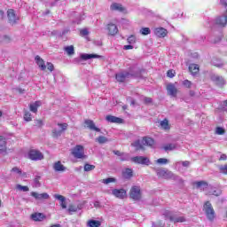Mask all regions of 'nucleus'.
<instances>
[{
    "label": "nucleus",
    "instance_id": "nucleus-1",
    "mask_svg": "<svg viewBox=\"0 0 227 227\" xmlns=\"http://www.w3.org/2000/svg\"><path fill=\"white\" fill-rule=\"evenodd\" d=\"M226 7V13L223 16L216 17L214 20L207 22L208 27H214V26H218L219 27H226L227 24V0L222 2Z\"/></svg>",
    "mask_w": 227,
    "mask_h": 227
},
{
    "label": "nucleus",
    "instance_id": "nucleus-2",
    "mask_svg": "<svg viewBox=\"0 0 227 227\" xmlns=\"http://www.w3.org/2000/svg\"><path fill=\"white\" fill-rule=\"evenodd\" d=\"M203 211L206 214V217L211 223L215 219V210H214V207H212V203L210 201H206L203 206Z\"/></svg>",
    "mask_w": 227,
    "mask_h": 227
},
{
    "label": "nucleus",
    "instance_id": "nucleus-3",
    "mask_svg": "<svg viewBox=\"0 0 227 227\" xmlns=\"http://www.w3.org/2000/svg\"><path fill=\"white\" fill-rule=\"evenodd\" d=\"M156 173L157 176L160 178H164L165 180H176V176L168 169H158Z\"/></svg>",
    "mask_w": 227,
    "mask_h": 227
},
{
    "label": "nucleus",
    "instance_id": "nucleus-4",
    "mask_svg": "<svg viewBox=\"0 0 227 227\" xmlns=\"http://www.w3.org/2000/svg\"><path fill=\"white\" fill-rule=\"evenodd\" d=\"M71 153L74 159H86L84 154V146L78 145L71 150Z\"/></svg>",
    "mask_w": 227,
    "mask_h": 227
},
{
    "label": "nucleus",
    "instance_id": "nucleus-5",
    "mask_svg": "<svg viewBox=\"0 0 227 227\" xmlns=\"http://www.w3.org/2000/svg\"><path fill=\"white\" fill-rule=\"evenodd\" d=\"M165 219H168L172 223H185V217L184 216H176L173 215L170 211H165L163 213Z\"/></svg>",
    "mask_w": 227,
    "mask_h": 227
},
{
    "label": "nucleus",
    "instance_id": "nucleus-6",
    "mask_svg": "<svg viewBox=\"0 0 227 227\" xmlns=\"http://www.w3.org/2000/svg\"><path fill=\"white\" fill-rule=\"evenodd\" d=\"M129 196L134 201H139L141 200V187L132 186L130 189Z\"/></svg>",
    "mask_w": 227,
    "mask_h": 227
},
{
    "label": "nucleus",
    "instance_id": "nucleus-7",
    "mask_svg": "<svg viewBox=\"0 0 227 227\" xmlns=\"http://www.w3.org/2000/svg\"><path fill=\"white\" fill-rule=\"evenodd\" d=\"M30 160H43V153L38 150L32 149L28 152Z\"/></svg>",
    "mask_w": 227,
    "mask_h": 227
},
{
    "label": "nucleus",
    "instance_id": "nucleus-8",
    "mask_svg": "<svg viewBox=\"0 0 227 227\" xmlns=\"http://www.w3.org/2000/svg\"><path fill=\"white\" fill-rule=\"evenodd\" d=\"M7 19L11 26H15V24L20 20L19 16L15 14V11L13 9H9L7 11Z\"/></svg>",
    "mask_w": 227,
    "mask_h": 227
},
{
    "label": "nucleus",
    "instance_id": "nucleus-9",
    "mask_svg": "<svg viewBox=\"0 0 227 227\" xmlns=\"http://www.w3.org/2000/svg\"><path fill=\"white\" fill-rule=\"evenodd\" d=\"M58 127L60 129H54L52 130L53 137H59L68 129V124L67 123H58Z\"/></svg>",
    "mask_w": 227,
    "mask_h": 227
},
{
    "label": "nucleus",
    "instance_id": "nucleus-10",
    "mask_svg": "<svg viewBox=\"0 0 227 227\" xmlns=\"http://www.w3.org/2000/svg\"><path fill=\"white\" fill-rule=\"evenodd\" d=\"M86 202H82L77 205L70 204L67 208V212H69V215H72L73 213L79 212V210H82L84 208V205Z\"/></svg>",
    "mask_w": 227,
    "mask_h": 227
},
{
    "label": "nucleus",
    "instance_id": "nucleus-11",
    "mask_svg": "<svg viewBox=\"0 0 227 227\" xmlns=\"http://www.w3.org/2000/svg\"><path fill=\"white\" fill-rule=\"evenodd\" d=\"M112 194L119 200H125L127 198V191L125 189H114L112 190Z\"/></svg>",
    "mask_w": 227,
    "mask_h": 227
},
{
    "label": "nucleus",
    "instance_id": "nucleus-12",
    "mask_svg": "<svg viewBox=\"0 0 227 227\" xmlns=\"http://www.w3.org/2000/svg\"><path fill=\"white\" fill-rule=\"evenodd\" d=\"M194 189L199 191H205L208 189V183L207 181H195L192 183Z\"/></svg>",
    "mask_w": 227,
    "mask_h": 227
},
{
    "label": "nucleus",
    "instance_id": "nucleus-13",
    "mask_svg": "<svg viewBox=\"0 0 227 227\" xmlns=\"http://www.w3.org/2000/svg\"><path fill=\"white\" fill-rule=\"evenodd\" d=\"M131 162H135V164H145L148 166L150 160L145 156H135L131 158Z\"/></svg>",
    "mask_w": 227,
    "mask_h": 227
},
{
    "label": "nucleus",
    "instance_id": "nucleus-14",
    "mask_svg": "<svg viewBox=\"0 0 227 227\" xmlns=\"http://www.w3.org/2000/svg\"><path fill=\"white\" fill-rule=\"evenodd\" d=\"M167 91H168V95H169L170 97H176L178 93V90L176 89V86H175V84L173 83H168L167 85Z\"/></svg>",
    "mask_w": 227,
    "mask_h": 227
},
{
    "label": "nucleus",
    "instance_id": "nucleus-15",
    "mask_svg": "<svg viewBox=\"0 0 227 227\" xmlns=\"http://www.w3.org/2000/svg\"><path fill=\"white\" fill-rule=\"evenodd\" d=\"M132 76V74L129 72H123V73H119L115 75L116 81L119 82H125V79H129V77Z\"/></svg>",
    "mask_w": 227,
    "mask_h": 227
},
{
    "label": "nucleus",
    "instance_id": "nucleus-16",
    "mask_svg": "<svg viewBox=\"0 0 227 227\" xmlns=\"http://www.w3.org/2000/svg\"><path fill=\"white\" fill-rule=\"evenodd\" d=\"M31 196L35 198V200H49L50 196L49 193L44 192V193H38L36 192H32Z\"/></svg>",
    "mask_w": 227,
    "mask_h": 227
},
{
    "label": "nucleus",
    "instance_id": "nucleus-17",
    "mask_svg": "<svg viewBox=\"0 0 227 227\" xmlns=\"http://www.w3.org/2000/svg\"><path fill=\"white\" fill-rule=\"evenodd\" d=\"M212 81L215 82L218 86H224L226 84V82L224 81V78L223 76H219L217 74H213L211 76Z\"/></svg>",
    "mask_w": 227,
    "mask_h": 227
},
{
    "label": "nucleus",
    "instance_id": "nucleus-18",
    "mask_svg": "<svg viewBox=\"0 0 227 227\" xmlns=\"http://www.w3.org/2000/svg\"><path fill=\"white\" fill-rule=\"evenodd\" d=\"M154 35L158 36V38H164L168 35V30L164 27H158L154 29Z\"/></svg>",
    "mask_w": 227,
    "mask_h": 227
},
{
    "label": "nucleus",
    "instance_id": "nucleus-19",
    "mask_svg": "<svg viewBox=\"0 0 227 227\" xmlns=\"http://www.w3.org/2000/svg\"><path fill=\"white\" fill-rule=\"evenodd\" d=\"M106 121L109 123H123V119L116 117L114 115H107L106 117Z\"/></svg>",
    "mask_w": 227,
    "mask_h": 227
},
{
    "label": "nucleus",
    "instance_id": "nucleus-20",
    "mask_svg": "<svg viewBox=\"0 0 227 227\" xmlns=\"http://www.w3.org/2000/svg\"><path fill=\"white\" fill-rule=\"evenodd\" d=\"M107 31L111 36H114V35H118V27L113 23H109L107 25Z\"/></svg>",
    "mask_w": 227,
    "mask_h": 227
},
{
    "label": "nucleus",
    "instance_id": "nucleus-21",
    "mask_svg": "<svg viewBox=\"0 0 227 227\" xmlns=\"http://www.w3.org/2000/svg\"><path fill=\"white\" fill-rule=\"evenodd\" d=\"M84 123L85 125H87V129H90V130H95V132H100V129L95 126V122L93 121L85 120Z\"/></svg>",
    "mask_w": 227,
    "mask_h": 227
},
{
    "label": "nucleus",
    "instance_id": "nucleus-22",
    "mask_svg": "<svg viewBox=\"0 0 227 227\" xmlns=\"http://www.w3.org/2000/svg\"><path fill=\"white\" fill-rule=\"evenodd\" d=\"M110 10L112 12H125V8H123V5H121V4H118V3H113L110 5Z\"/></svg>",
    "mask_w": 227,
    "mask_h": 227
},
{
    "label": "nucleus",
    "instance_id": "nucleus-23",
    "mask_svg": "<svg viewBox=\"0 0 227 227\" xmlns=\"http://www.w3.org/2000/svg\"><path fill=\"white\" fill-rule=\"evenodd\" d=\"M40 106H42V101H35L34 103H31L29 105V110L31 111V113H38V108L40 107Z\"/></svg>",
    "mask_w": 227,
    "mask_h": 227
},
{
    "label": "nucleus",
    "instance_id": "nucleus-24",
    "mask_svg": "<svg viewBox=\"0 0 227 227\" xmlns=\"http://www.w3.org/2000/svg\"><path fill=\"white\" fill-rule=\"evenodd\" d=\"M35 62L36 65H38L40 70L43 71L47 69V66H45V61H43L42 58H40V56H35Z\"/></svg>",
    "mask_w": 227,
    "mask_h": 227
},
{
    "label": "nucleus",
    "instance_id": "nucleus-25",
    "mask_svg": "<svg viewBox=\"0 0 227 227\" xmlns=\"http://www.w3.org/2000/svg\"><path fill=\"white\" fill-rule=\"evenodd\" d=\"M31 219L32 221L41 222L45 219V215H43V213H34L31 215Z\"/></svg>",
    "mask_w": 227,
    "mask_h": 227
},
{
    "label": "nucleus",
    "instance_id": "nucleus-26",
    "mask_svg": "<svg viewBox=\"0 0 227 227\" xmlns=\"http://www.w3.org/2000/svg\"><path fill=\"white\" fill-rule=\"evenodd\" d=\"M80 58H81V59H83L84 61H88V59L100 58V55L82 53V54H81Z\"/></svg>",
    "mask_w": 227,
    "mask_h": 227
},
{
    "label": "nucleus",
    "instance_id": "nucleus-27",
    "mask_svg": "<svg viewBox=\"0 0 227 227\" xmlns=\"http://www.w3.org/2000/svg\"><path fill=\"white\" fill-rule=\"evenodd\" d=\"M54 198L55 200L60 201V206L62 207V208H67V199L63 195L55 194Z\"/></svg>",
    "mask_w": 227,
    "mask_h": 227
},
{
    "label": "nucleus",
    "instance_id": "nucleus-28",
    "mask_svg": "<svg viewBox=\"0 0 227 227\" xmlns=\"http://www.w3.org/2000/svg\"><path fill=\"white\" fill-rule=\"evenodd\" d=\"M134 176V172L132 171V168H125L122 170V176L123 178H126V180H130V177Z\"/></svg>",
    "mask_w": 227,
    "mask_h": 227
},
{
    "label": "nucleus",
    "instance_id": "nucleus-29",
    "mask_svg": "<svg viewBox=\"0 0 227 227\" xmlns=\"http://www.w3.org/2000/svg\"><path fill=\"white\" fill-rule=\"evenodd\" d=\"M53 169L54 171L59 172V171H67V168L61 164V161H57L53 164Z\"/></svg>",
    "mask_w": 227,
    "mask_h": 227
},
{
    "label": "nucleus",
    "instance_id": "nucleus-30",
    "mask_svg": "<svg viewBox=\"0 0 227 227\" xmlns=\"http://www.w3.org/2000/svg\"><path fill=\"white\" fill-rule=\"evenodd\" d=\"M6 152V138L0 136V153H4Z\"/></svg>",
    "mask_w": 227,
    "mask_h": 227
},
{
    "label": "nucleus",
    "instance_id": "nucleus-31",
    "mask_svg": "<svg viewBox=\"0 0 227 227\" xmlns=\"http://www.w3.org/2000/svg\"><path fill=\"white\" fill-rule=\"evenodd\" d=\"M142 143L146 146H153V145H155V140L152 137H145L143 138Z\"/></svg>",
    "mask_w": 227,
    "mask_h": 227
},
{
    "label": "nucleus",
    "instance_id": "nucleus-32",
    "mask_svg": "<svg viewBox=\"0 0 227 227\" xmlns=\"http://www.w3.org/2000/svg\"><path fill=\"white\" fill-rule=\"evenodd\" d=\"M160 125L163 130H169V129H171V126H169V121H168V119L161 121Z\"/></svg>",
    "mask_w": 227,
    "mask_h": 227
},
{
    "label": "nucleus",
    "instance_id": "nucleus-33",
    "mask_svg": "<svg viewBox=\"0 0 227 227\" xmlns=\"http://www.w3.org/2000/svg\"><path fill=\"white\" fill-rule=\"evenodd\" d=\"M12 172L19 175V176H24L25 178L27 176V174H26V172H22V170L17 167L13 168L12 169Z\"/></svg>",
    "mask_w": 227,
    "mask_h": 227
},
{
    "label": "nucleus",
    "instance_id": "nucleus-34",
    "mask_svg": "<svg viewBox=\"0 0 227 227\" xmlns=\"http://www.w3.org/2000/svg\"><path fill=\"white\" fill-rule=\"evenodd\" d=\"M189 70L192 74H198L200 72V66L198 64H191L189 66Z\"/></svg>",
    "mask_w": 227,
    "mask_h": 227
},
{
    "label": "nucleus",
    "instance_id": "nucleus-35",
    "mask_svg": "<svg viewBox=\"0 0 227 227\" xmlns=\"http://www.w3.org/2000/svg\"><path fill=\"white\" fill-rule=\"evenodd\" d=\"M209 196H221L223 191L221 189L211 188V191L208 192Z\"/></svg>",
    "mask_w": 227,
    "mask_h": 227
},
{
    "label": "nucleus",
    "instance_id": "nucleus-36",
    "mask_svg": "<svg viewBox=\"0 0 227 227\" xmlns=\"http://www.w3.org/2000/svg\"><path fill=\"white\" fill-rule=\"evenodd\" d=\"M65 52H67V56H74L75 54V51L74 50V45L66 46L64 48Z\"/></svg>",
    "mask_w": 227,
    "mask_h": 227
},
{
    "label": "nucleus",
    "instance_id": "nucleus-37",
    "mask_svg": "<svg viewBox=\"0 0 227 227\" xmlns=\"http://www.w3.org/2000/svg\"><path fill=\"white\" fill-rule=\"evenodd\" d=\"M165 152H172V150H176V144H167L163 146Z\"/></svg>",
    "mask_w": 227,
    "mask_h": 227
},
{
    "label": "nucleus",
    "instance_id": "nucleus-38",
    "mask_svg": "<svg viewBox=\"0 0 227 227\" xmlns=\"http://www.w3.org/2000/svg\"><path fill=\"white\" fill-rule=\"evenodd\" d=\"M215 134L216 136H224L226 134V129L223 127H216L215 129Z\"/></svg>",
    "mask_w": 227,
    "mask_h": 227
},
{
    "label": "nucleus",
    "instance_id": "nucleus-39",
    "mask_svg": "<svg viewBox=\"0 0 227 227\" xmlns=\"http://www.w3.org/2000/svg\"><path fill=\"white\" fill-rule=\"evenodd\" d=\"M131 146L136 148V150H143V145L140 140H137L131 144Z\"/></svg>",
    "mask_w": 227,
    "mask_h": 227
},
{
    "label": "nucleus",
    "instance_id": "nucleus-40",
    "mask_svg": "<svg viewBox=\"0 0 227 227\" xmlns=\"http://www.w3.org/2000/svg\"><path fill=\"white\" fill-rule=\"evenodd\" d=\"M96 141L99 145H104V144L107 143V141H109V140L107 139V137H106L104 136H100L98 138H96Z\"/></svg>",
    "mask_w": 227,
    "mask_h": 227
},
{
    "label": "nucleus",
    "instance_id": "nucleus-41",
    "mask_svg": "<svg viewBox=\"0 0 227 227\" xmlns=\"http://www.w3.org/2000/svg\"><path fill=\"white\" fill-rule=\"evenodd\" d=\"M88 226H90V227H99L100 226V222L96 221V220H90L88 222Z\"/></svg>",
    "mask_w": 227,
    "mask_h": 227
},
{
    "label": "nucleus",
    "instance_id": "nucleus-42",
    "mask_svg": "<svg viewBox=\"0 0 227 227\" xmlns=\"http://www.w3.org/2000/svg\"><path fill=\"white\" fill-rule=\"evenodd\" d=\"M132 158H130V155L129 153H122L121 155L120 160L122 161H129L131 160Z\"/></svg>",
    "mask_w": 227,
    "mask_h": 227
},
{
    "label": "nucleus",
    "instance_id": "nucleus-43",
    "mask_svg": "<svg viewBox=\"0 0 227 227\" xmlns=\"http://www.w3.org/2000/svg\"><path fill=\"white\" fill-rule=\"evenodd\" d=\"M221 40H223V35H218L215 39L212 36L209 37V42H211V43H219V42H221Z\"/></svg>",
    "mask_w": 227,
    "mask_h": 227
},
{
    "label": "nucleus",
    "instance_id": "nucleus-44",
    "mask_svg": "<svg viewBox=\"0 0 227 227\" xmlns=\"http://www.w3.org/2000/svg\"><path fill=\"white\" fill-rule=\"evenodd\" d=\"M156 163L157 164H161V165H164V164H168L169 163V160L166 159V158H160L156 160Z\"/></svg>",
    "mask_w": 227,
    "mask_h": 227
},
{
    "label": "nucleus",
    "instance_id": "nucleus-45",
    "mask_svg": "<svg viewBox=\"0 0 227 227\" xmlns=\"http://www.w3.org/2000/svg\"><path fill=\"white\" fill-rule=\"evenodd\" d=\"M16 189H18V191H22L23 192H27L29 191V187L23 186V185H20V184H17Z\"/></svg>",
    "mask_w": 227,
    "mask_h": 227
},
{
    "label": "nucleus",
    "instance_id": "nucleus-46",
    "mask_svg": "<svg viewBox=\"0 0 227 227\" xmlns=\"http://www.w3.org/2000/svg\"><path fill=\"white\" fill-rule=\"evenodd\" d=\"M113 182H116V179L113 177H108L106 179L102 180V184H105L106 185H107L108 184H113Z\"/></svg>",
    "mask_w": 227,
    "mask_h": 227
},
{
    "label": "nucleus",
    "instance_id": "nucleus-47",
    "mask_svg": "<svg viewBox=\"0 0 227 227\" xmlns=\"http://www.w3.org/2000/svg\"><path fill=\"white\" fill-rule=\"evenodd\" d=\"M24 120L25 121H31L33 118L31 117V113L26 111L24 114Z\"/></svg>",
    "mask_w": 227,
    "mask_h": 227
},
{
    "label": "nucleus",
    "instance_id": "nucleus-48",
    "mask_svg": "<svg viewBox=\"0 0 227 227\" xmlns=\"http://www.w3.org/2000/svg\"><path fill=\"white\" fill-rule=\"evenodd\" d=\"M93 169H95V165H90L88 163L84 165V171H93Z\"/></svg>",
    "mask_w": 227,
    "mask_h": 227
},
{
    "label": "nucleus",
    "instance_id": "nucleus-49",
    "mask_svg": "<svg viewBox=\"0 0 227 227\" xmlns=\"http://www.w3.org/2000/svg\"><path fill=\"white\" fill-rule=\"evenodd\" d=\"M40 176H36L34 179V185L35 187H40L42 184H40Z\"/></svg>",
    "mask_w": 227,
    "mask_h": 227
},
{
    "label": "nucleus",
    "instance_id": "nucleus-50",
    "mask_svg": "<svg viewBox=\"0 0 227 227\" xmlns=\"http://www.w3.org/2000/svg\"><path fill=\"white\" fill-rule=\"evenodd\" d=\"M140 33L144 35H150V33H152V31L148 27H143L140 29Z\"/></svg>",
    "mask_w": 227,
    "mask_h": 227
},
{
    "label": "nucleus",
    "instance_id": "nucleus-51",
    "mask_svg": "<svg viewBox=\"0 0 227 227\" xmlns=\"http://www.w3.org/2000/svg\"><path fill=\"white\" fill-rule=\"evenodd\" d=\"M128 43H129L130 45L136 43V35H130L128 37Z\"/></svg>",
    "mask_w": 227,
    "mask_h": 227
},
{
    "label": "nucleus",
    "instance_id": "nucleus-52",
    "mask_svg": "<svg viewBox=\"0 0 227 227\" xmlns=\"http://www.w3.org/2000/svg\"><path fill=\"white\" fill-rule=\"evenodd\" d=\"M88 35H90V31L88 30V28H83L80 30V36H88Z\"/></svg>",
    "mask_w": 227,
    "mask_h": 227
},
{
    "label": "nucleus",
    "instance_id": "nucleus-53",
    "mask_svg": "<svg viewBox=\"0 0 227 227\" xmlns=\"http://www.w3.org/2000/svg\"><path fill=\"white\" fill-rule=\"evenodd\" d=\"M220 173H223V175H227V165L221 166L219 168Z\"/></svg>",
    "mask_w": 227,
    "mask_h": 227
},
{
    "label": "nucleus",
    "instance_id": "nucleus-54",
    "mask_svg": "<svg viewBox=\"0 0 227 227\" xmlns=\"http://www.w3.org/2000/svg\"><path fill=\"white\" fill-rule=\"evenodd\" d=\"M81 20H84V14L78 16L76 20H74L73 22L74 24H81Z\"/></svg>",
    "mask_w": 227,
    "mask_h": 227
},
{
    "label": "nucleus",
    "instance_id": "nucleus-55",
    "mask_svg": "<svg viewBox=\"0 0 227 227\" xmlns=\"http://www.w3.org/2000/svg\"><path fill=\"white\" fill-rule=\"evenodd\" d=\"M183 85H184L185 88H191L192 86V82L189 80L183 81Z\"/></svg>",
    "mask_w": 227,
    "mask_h": 227
},
{
    "label": "nucleus",
    "instance_id": "nucleus-56",
    "mask_svg": "<svg viewBox=\"0 0 227 227\" xmlns=\"http://www.w3.org/2000/svg\"><path fill=\"white\" fill-rule=\"evenodd\" d=\"M47 69L50 70V72H52L54 70V65L51 62H47Z\"/></svg>",
    "mask_w": 227,
    "mask_h": 227
},
{
    "label": "nucleus",
    "instance_id": "nucleus-57",
    "mask_svg": "<svg viewBox=\"0 0 227 227\" xmlns=\"http://www.w3.org/2000/svg\"><path fill=\"white\" fill-rule=\"evenodd\" d=\"M168 77H170V79H172V77H175V71L173 70H168L167 73Z\"/></svg>",
    "mask_w": 227,
    "mask_h": 227
},
{
    "label": "nucleus",
    "instance_id": "nucleus-58",
    "mask_svg": "<svg viewBox=\"0 0 227 227\" xmlns=\"http://www.w3.org/2000/svg\"><path fill=\"white\" fill-rule=\"evenodd\" d=\"M222 109H223V111H227V100H225V101H223V102L222 103Z\"/></svg>",
    "mask_w": 227,
    "mask_h": 227
},
{
    "label": "nucleus",
    "instance_id": "nucleus-59",
    "mask_svg": "<svg viewBox=\"0 0 227 227\" xmlns=\"http://www.w3.org/2000/svg\"><path fill=\"white\" fill-rule=\"evenodd\" d=\"M145 104H152V98H144Z\"/></svg>",
    "mask_w": 227,
    "mask_h": 227
},
{
    "label": "nucleus",
    "instance_id": "nucleus-60",
    "mask_svg": "<svg viewBox=\"0 0 227 227\" xmlns=\"http://www.w3.org/2000/svg\"><path fill=\"white\" fill-rule=\"evenodd\" d=\"M124 51H130V49H134V46L129 44V45H124Z\"/></svg>",
    "mask_w": 227,
    "mask_h": 227
},
{
    "label": "nucleus",
    "instance_id": "nucleus-61",
    "mask_svg": "<svg viewBox=\"0 0 227 227\" xmlns=\"http://www.w3.org/2000/svg\"><path fill=\"white\" fill-rule=\"evenodd\" d=\"M182 164H183V166H184V168H189L191 162L185 160V161H182Z\"/></svg>",
    "mask_w": 227,
    "mask_h": 227
},
{
    "label": "nucleus",
    "instance_id": "nucleus-62",
    "mask_svg": "<svg viewBox=\"0 0 227 227\" xmlns=\"http://www.w3.org/2000/svg\"><path fill=\"white\" fill-rule=\"evenodd\" d=\"M35 125H37L38 127H42V125H43V121H42V120H37L35 121Z\"/></svg>",
    "mask_w": 227,
    "mask_h": 227
},
{
    "label": "nucleus",
    "instance_id": "nucleus-63",
    "mask_svg": "<svg viewBox=\"0 0 227 227\" xmlns=\"http://www.w3.org/2000/svg\"><path fill=\"white\" fill-rule=\"evenodd\" d=\"M95 208H100V201L97 200L94 202Z\"/></svg>",
    "mask_w": 227,
    "mask_h": 227
},
{
    "label": "nucleus",
    "instance_id": "nucleus-64",
    "mask_svg": "<svg viewBox=\"0 0 227 227\" xmlns=\"http://www.w3.org/2000/svg\"><path fill=\"white\" fill-rule=\"evenodd\" d=\"M227 160V155L226 154H222L219 158V160Z\"/></svg>",
    "mask_w": 227,
    "mask_h": 227
}]
</instances>
